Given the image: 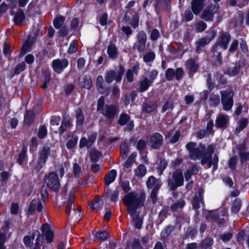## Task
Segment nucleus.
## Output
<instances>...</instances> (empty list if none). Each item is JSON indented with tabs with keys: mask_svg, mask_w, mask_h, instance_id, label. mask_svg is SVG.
<instances>
[{
	"mask_svg": "<svg viewBox=\"0 0 249 249\" xmlns=\"http://www.w3.org/2000/svg\"><path fill=\"white\" fill-rule=\"evenodd\" d=\"M196 146V143L193 142H190L186 144L185 147L188 152L189 158L193 160L201 159L202 165L207 164L209 168L213 166V171L217 170L219 161L218 155L215 153L212 157L215 149V144H209L206 149L205 145L202 143H199Z\"/></svg>",
	"mask_w": 249,
	"mask_h": 249,
	"instance_id": "obj_1",
	"label": "nucleus"
},
{
	"mask_svg": "<svg viewBox=\"0 0 249 249\" xmlns=\"http://www.w3.org/2000/svg\"><path fill=\"white\" fill-rule=\"evenodd\" d=\"M231 40V36L229 32L221 31L219 32L215 44L212 46L211 52L213 53V58L216 60V65H221L222 62V50H226Z\"/></svg>",
	"mask_w": 249,
	"mask_h": 249,
	"instance_id": "obj_2",
	"label": "nucleus"
},
{
	"mask_svg": "<svg viewBox=\"0 0 249 249\" xmlns=\"http://www.w3.org/2000/svg\"><path fill=\"white\" fill-rule=\"evenodd\" d=\"M145 199L146 194L144 192L137 193L131 192L124 196L122 201L128 213L131 214L137 211L138 209L144 206Z\"/></svg>",
	"mask_w": 249,
	"mask_h": 249,
	"instance_id": "obj_3",
	"label": "nucleus"
},
{
	"mask_svg": "<svg viewBox=\"0 0 249 249\" xmlns=\"http://www.w3.org/2000/svg\"><path fill=\"white\" fill-rule=\"evenodd\" d=\"M170 191H176L178 187L184 184V178L181 169H178L173 172L172 178L167 180Z\"/></svg>",
	"mask_w": 249,
	"mask_h": 249,
	"instance_id": "obj_4",
	"label": "nucleus"
},
{
	"mask_svg": "<svg viewBox=\"0 0 249 249\" xmlns=\"http://www.w3.org/2000/svg\"><path fill=\"white\" fill-rule=\"evenodd\" d=\"M146 186L148 189H152L150 196L153 204L157 201V195L162 185L160 179H157L153 176H150L146 182Z\"/></svg>",
	"mask_w": 249,
	"mask_h": 249,
	"instance_id": "obj_5",
	"label": "nucleus"
},
{
	"mask_svg": "<svg viewBox=\"0 0 249 249\" xmlns=\"http://www.w3.org/2000/svg\"><path fill=\"white\" fill-rule=\"evenodd\" d=\"M221 97V104L223 106V109L225 111L230 110L234 103L233 96L234 92L232 89H229L220 91Z\"/></svg>",
	"mask_w": 249,
	"mask_h": 249,
	"instance_id": "obj_6",
	"label": "nucleus"
},
{
	"mask_svg": "<svg viewBox=\"0 0 249 249\" xmlns=\"http://www.w3.org/2000/svg\"><path fill=\"white\" fill-rule=\"evenodd\" d=\"M124 72V68L122 65H119L115 70H110L106 72L105 75V81L107 83L110 84L114 80L116 82L119 83L122 79V77Z\"/></svg>",
	"mask_w": 249,
	"mask_h": 249,
	"instance_id": "obj_7",
	"label": "nucleus"
},
{
	"mask_svg": "<svg viewBox=\"0 0 249 249\" xmlns=\"http://www.w3.org/2000/svg\"><path fill=\"white\" fill-rule=\"evenodd\" d=\"M218 4H213L210 3L202 11L199 17L206 21H213L214 20V15L217 13L219 9Z\"/></svg>",
	"mask_w": 249,
	"mask_h": 249,
	"instance_id": "obj_8",
	"label": "nucleus"
},
{
	"mask_svg": "<svg viewBox=\"0 0 249 249\" xmlns=\"http://www.w3.org/2000/svg\"><path fill=\"white\" fill-rule=\"evenodd\" d=\"M146 42L147 35L145 32L143 30L139 31L136 36V41L133 46V50H137L140 53H143L145 50Z\"/></svg>",
	"mask_w": 249,
	"mask_h": 249,
	"instance_id": "obj_9",
	"label": "nucleus"
},
{
	"mask_svg": "<svg viewBox=\"0 0 249 249\" xmlns=\"http://www.w3.org/2000/svg\"><path fill=\"white\" fill-rule=\"evenodd\" d=\"M184 65L189 77L192 78L200 68L198 56L189 58L185 62Z\"/></svg>",
	"mask_w": 249,
	"mask_h": 249,
	"instance_id": "obj_10",
	"label": "nucleus"
},
{
	"mask_svg": "<svg viewBox=\"0 0 249 249\" xmlns=\"http://www.w3.org/2000/svg\"><path fill=\"white\" fill-rule=\"evenodd\" d=\"M44 182L47 187L54 191H57L60 187V182L58 175L54 172H51L46 175Z\"/></svg>",
	"mask_w": 249,
	"mask_h": 249,
	"instance_id": "obj_11",
	"label": "nucleus"
},
{
	"mask_svg": "<svg viewBox=\"0 0 249 249\" xmlns=\"http://www.w3.org/2000/svg\"><path fill=\"white\" fill-rule=\"evenodd\" d=\"M164 142L163 136L159 133H154L149 136L148 143L154 149H160Z\"/></svg>",
	"mask_w": 249,
	"mask_h": 249,
	"instance_id": "obj_12",
	"label": "nucleus"
},
{
	"mask_svg": "<svg viewBox=\"0 0 249 249\" xmlns=\"http://www.w3.org/2000/svg\"><path fill=\"white\" fill-rule=\"evenodd\" d=\"M119 108L117 106L114 105H106L104 108H103L101 113L106 118L113 119L119 113Z\"/></svg>",
	"mask_w": 249,
	"mask_h": 249,
	"instance_id": "obj_13",
	"label": "nucleus"
},
{
	"mask_svg": "<svg viewBox=\"0 0 249 249\" xmlns=\"http://www.w3.org/2000/svg\"><path fill=\"white\" fill-rule=\"evenodd\" d=\"M68 65L69 61L66 58L56 59L53 60L52 63L53 71L57 74L61 73L68 67Z\"/></svg>",
	"mask_w": 249,
	"mask_h": 249,
	"instance_id": "obj_14",
	"label": "nucleus"
},
{
	"mask_svg": "<svg viewBox=\"0 0 249 249\" xmlns=\"http://www.w3.org/2000/svg\"><path fill=\"white\" fill-rule=\"evenodd\" d=\"M51 154V148L48 145H44L38 152V164L41 168L46 163Z\"/></svg>",
	"mask_w": 249,
	"mask_h": 249,
	"instance_id": "obj_15",
	"label": "nucleus"
},
{
	"mask_svg": "<svg viewBox=\"0 0 249 249\" xmlns=\"http://www.w3.org/2000/svg\"><path fill=\"white\" fill-rule=\"evenodd\" d=\"M116 176V171L113 169L108 172L105 176V183L106 186L104 190V195L105 196H109V194L110 193V189L108 186L115 180Z\"/></svg>",
	"mask_w": 249,
	"mask_h": 249,
	"instance_id": "obj_16",
	"label": "nucleus"
},
{
	"mask_svg": "<svg viewBox=\"0 0 249 249\" xmlns=\"http://www.w3.org/2000/svg\"><path fill=\"white\" fill-rule=\"evenodd\" d=\"M206 0H192L191 2V8L194 15L200 14L203 9Z\"/></svg>",
	"mask_w": 249,
	"mask_h": 249,
	"instance_id": "obj_17",
	"label": "nucleus"
},
{
	"mask_svg": "<svg viewBox=\"0 0 249 249\" xmlns=\"http://www.w3.org/2000/svg\"><path fill=\"white\" fill-rule=\"evenodd\" d=\"M204 189H199L197 193L193 198L192 205L194 209L197 210L200 208V203H203Z\"/></svg>",
	"mask_w": 249,
	"mask_h": 249,
	"instance_id": "obj_18",
	"label": "nucleus"
},
{
	"mask_svg": "<svg viewBox=\"0 0 249 249\" xmlns=\"http://www.w3.org/2000/svg\"><path fill=\"white\" fill-rule=\"evenodd\" d=\"M229 122V117L226 114H219L215 120V125L218 128H225Z\"/></svg>",
	"mask_w": 249,
	"mask_h": 249,
	"instance_id": "obj_19",
	"label": "nucleus"
},
{
	"mask_svg": "<svg viewBox=\"0 0 249 249\" xmlns=\"http://www.w3.org/2000/svg\"><path fill=\"white\" fill-rule=\"evenodd\" d=\"M157 109V102L155 101H146L143 103L142 111L143 113H150Z\"/></svg>",
	"mask_w": 249,
	"mask_h": 249,
	"instance_id": "obj_20",
	"label": "nucleus"
},
{
	"mask_svg": "<svg viewBox=\"0 0 249 249\" xmlns=\"http://www.w3.org/2000/svg\"><path fill=\"white\" fill-rule=\"evenodd\" d=\"M25 19V15L24 11L21 8H18L14 16V21L15 25L18 26H22Z\"/></svg>",
	"mask_w": 249,
	"mask_h": 249,
	"instance_id": "obj_21",
	"label": "nucleus"
},
{
	"mask_svg": "<svg viewBox=\"0 0 249 249\" xmlns=\"http://www.w3.org/2000/svg\"><path fill=\"white\" fill-rule=\"evenodd\" d=\"M247 149L245 144H241L237 147L238 154L242 163L249 160V152L246 151Z\"/></svg>",
	"mask_w": 249,
	"mask_h": 249,
	"instance_id": "obj_22",
	"label": "nucleus"
},
{
	"mask_svg": "<svg viewBox=\"0 0 249 249\" xmlns=\"http://www.w3.org/2000/svg\"><path fill=\"white\" fill-rule=\"evenodd\" d=\"M170 3H169L166 0H157L155 4V7L157 10V13L163 11H167L170 6Z\"/></svg>",
	"mask_w": 249,
	"mask_h": 249,
	"instance_id": "obj_23",
	"label": "nucleus"
},
{
	"mask_svg": "<svg viewBox=\"0 0 249 249\" xmlns=\"http://www.w3.org/2000/svg\"><path fill=\"white\" fill-rule=\"evenodd\" d=\"M139 92L142 93L146 91L153 84L147 77H144L138 82Z\"/></svg>",
	"mask_w": 249,
	"mask_h": 249,
	"instance_id": "obj_24",
	"label": "nucleus"
},
{
	"mask_svg": "<svg viewBox=\"0 0 249 249\" xmlns=\"http://www.w3.org/2000/svg\"><path fill=\"white\" fill-rule=\"evenodd\" d=\"M72 126V120L70 118H64L61 122V124L59 128V133L62 135L68 129Z\"/></svg>",
	"mask_w": 249,
	"mask_h": 249,
	"instance_id": "obj_25",
	"label": "nucleus"
},
{
	"mask_svg": "<svg viewBox=\"0 0 249 249\" xmlns=\"http://www.w3.org/2000/svg\"><path fill=\"white\" fill-rule=\"evenodd\" d=\"M42 209L43 206L41 202L37 200L33 199L31 202L28 212L31 214H33L36 210L38 212H40Z\"/></svg>",
	"mask_w": 249,
	"mask_h": 249,
	"instance_id": "obj_26",
	"label": "nucleus"
},
{
	"mask_svg": "<svg viewBox=\"0 0 249 249\" xmlns=\"http://www.w3.org/2000/svg\"><path fill=\"white\" fill-rule=\"evenodd\" d=\"M107 53L109 57L112 59H116L118 56L119 52L118 49L113 43H109L107 47Z\"/></svg>",
	"mask_w": 249,
	"mask_h": 249,
	"instance_id": "obj_27",
	"label": "nucleus"
},
{
	"mask_svg": "<svg viewBox=\"0 0 249 249\" xmlns=\"http://www.w3.org/2000/svg\"><path fill=\"white\" fill-rule=\"evenodd\" d=\"M198 171L199 167L196 164H192L191 166H189L184 174L185 180L188 181L192 176L197 174Z\"/></svg>",
	"mask_w": 249,
	"mask_h": 249,
	"instance_id": "obj_28",
	"label": "nucleus"
},
{
	"mask_svg": "<svg viewBox=\"0 0 249 249\" xmlns=\"http://www.w3.org/2000/svg\"><path fill=\"white\" fill-rule=\"evenodd\" d=\"M212 40L210 37L205 36L199 39L196 43V51L199 53L202 48L204 47L206 45L208 44Z\"/></svg>",
	"mask_w": 249,
	"mask_h": 249,
	"instance_id": "obj_29",
	"label": "nucleus"
},
{
	"mask_svg": "<svg viewBox=\"0 0 249 249\" xmlns=\"http://www.w3.org/2000/svg\"><path fill=\"white\" fill-rule=\"evenodd\" d=\"M35 113L32 110H28L24 115V122L28 126L31 125L34 122L35 119Z\"/></svg>",
	"mask_w": 249,
	"mask_h": 249,
	"instance_id": "obj_30",
	"label": "nucleus"
},
{
	"mask_svg": "<svg viewBox=\"0 0 249 249\" xmlns=\"http://www.w3.org/2000/svg\"><path fill=\"white\" fill-rule=\"evenodd\" d=\"M75 117L77 125L80 126L83 125L84 122L85 117L84 112L81 107H78L75 110Z\"/></svg>",
	"mask_w": 249,
	"mask_h": 249,
	"instance_id": "obj_31",
	"label": "nucleus"
},
{
	"mask_svg": "<svg viewBox=\"0 0 249 249\" xmlns=\"http://www.w3.org/2000/svg\"><path fill=\"white\" fill-rule=\"evenodd\" d=\"M41 228L47 241L48 243H51L53 240V232L48 229V225L47 224H43Z\"/></svg>",
	"mask_w": 249,
	"mask_h": 249,
	"instance_id": "obj_32",
	"label": "nucleus"
},
{
	"mask_svg": "<svg viewBox=\"0 0 249 249\" xmlns=\"http://www.w3.org/2000/svg\"><path fill=\"white\" fill-rule=\"evenodd\" d=\"M129 214L134 223L135 227L138 229H141L142 224V219L139 216V213L137 211H135L133 213Z\"/></svg>",
	"mask_w": 249,
	"mask_h": 249,
	"instance_id": "obj_33",
	"label": "nucleus"
},
{
	"mask_svg": "<svg viewBox=\"0 0 249 249\" xmlns=\"http://www.w3.org/2000/svg\"><path fill=\"white\" fill-rule=\"evenodd\" d=\"M37 234H39V231H35L32 232L31 236L26 235L24 236L23 238V242L26 247L32 249L33 246L32 242L34 240L35 236Z\"/></svg>",
	"mask_w": 249,
	"mask_h": 249,
	"instance_id": "obj_34",
	"label": "nucleus"
},
{
	"mask_svg": "<svg viewBox=\"0 0 249 249\" xmlns=\"http://www.w3.org/2000/svg\"><path fill=\"white\" fill-rule=\"evenodd\" d=\"M75 194L73 192H71L69 194L67 204L66 205L65 213L69 215L72 205L74 204L75 200Z\"/></svg>",
	"mask_w": 249,
	"mask_h": 249,
	"instance_id": "obj_35",
	"label": "nucleus"
},
{
	"mask_svg": "<svg viewBox=\"0 0 249 249\" xmlns=\"http://www.w3.org/2000/svg\"><path fill=\"white\" fill-rule=\"evenodd\" d=\"M242 206V201L239 198H235L232 202L231 206V212L233 213H237L241 209Z\"/></svg>",
	"mask_w": 249,
	"mask_h": 249,
	"instance_id": "obj_36",
	"label": "nucleus"
},
{
	"mask_svg": "<svg viewBox=\"0 0 249 249\" xmlns=\"http://www.w3.org/2000/svg\"><path fill=\"white\" fill-rule=\"evenodd\" d=\"M194 13L192 10H186L184 13L181 14V21L183 22H188L192 20L194 18Z\"/></svg>",
	"mask_w": 249,
	"mask_h": 249,
	"instance_id": "obj_37",
	"label": "nucleus"
},
{
	"mask_svg": "<svg viewBox=\"0 0 249 249\" xmlns=\"http://www.w3.org/2000/svg\"><path fill=\"white\" fill-rule=\"evenodd\" d=\"M66 142L67 148L69 149L73 148L77 143L78 139L77 136L72 135L69 136Z\"/></svg>",
	"mask_w": 249,
	"mask_h": 249,
	"instance_id": "obj_38",
	"label": "nucleus"
},
{
	"mask_svg": "<svg viewBox=\"0 0 249 249\" xmlns=\"http://www.w3.org/2000/svg\"><path fill=\"white\" fill-rule=\"evenodd\" d=\"M213 239L211 237H207L199 243V248L201 249L210 248L213 244Z\"/></svg>",
	"mask_w": 249,
	"mask_h": 249,
	"instance_id": "obj_39",
	"label": "nucleus"
},
{
	"mask_svg": "<svg viewBox=\"0 0 249 249\" xmlns=\"http://www.w3.org/2000/svg\"><path fill=\"white\" fill-rule=\"evenodd\" d=\"M241 66L239 64H236L233 67L229 68L227 70V74L230 76H235L240 72Z\"/></svg>",
	"mask_w": 249,
	"mask_h": 249,
	"instance_id": "obj_40",
	"label": "nucleus"
},
{
	"mask_svg": "<svg viewBox=\"0 0 249 249\" xmlns=\"http://www.w3.org/2000/svg\"><path fill=\"white\" fill-rule=\"evenodd\" d=\"M102 156V154L101 152L98 151L96 149H91L89 153L90 159L92 162L98 161Z\"/></svg>",
	"mask_w": 249,
	"mask_h": 249,
	"instance_id": "obj_41",
	"label": "nucleus"
},
{
	"mask_svg": "<svg viewBox=\"0 0 249 249\" xmlns=\"http://www.w3.org/2000/svg\"><path fill=\"white\" fill-rule=\"evenodd\" d=\"M32 45L30 42V40H27L24 42L21 48L20 52L19 54L18 57L23 56L25 54L30 51Z\"/></svg>",
	"mask_w": 249,
	"mask_h": 249,
	"instance_id": "obj_42",
	"label": "nucleus"
},
{
	"mask_svg": "<svg viewBox=\"0 0 249 249\" xmlns=\"http://www.w3.org/2000/svg\"><path fill=\"white\" fill-rule=\"evenodd\" d=\"M96 87L98 90L101 93H104L105 91V85L104 82V79L102 75H99L96 79Z\"/></svg>",
	"mask_w": 249,
	"mask_h": 249,
	"instance_id": "obj_43",
	"label": "nucleus"
},
{
	"mask_svg": "<svg viewBox=\"0 0 249 249\" xmlns=\"http://www.w3.org/2000/svg\"><path fill=\"white\" fill-rule=\"evenodd\" d=\"M131 117L129 115L126 113H122L120 114L117 123L121 126H123L127 124L130 120Z\"/></svg>",
	"mask_w": 249,
	"mask_h": 249,
	"instance_id": "obj_44",
	"label": "nucleus"
},
{
	"mask_svg": "<svg viewBox=\"0 0 249 249\" xmlns=\"http://www.w3.org/2000/svg\"><path fill=\"white\" fill-rule=\"evenodd\" d=\"M248 124V120L246 118H243L238 122V126L235 129V133L238 134L244 128H245Z\"/></svg>",
	"mask_w": 249,
	"mask_h": 249,
	"instance_id": "obj_45",
	"label": "nucleus"
},
{
	"mask_svg": "<svg viewBox=\"0 0 249 249\" xmlns=\"http://www.w3.org/2000/svg\"><path fill=\"white\" fill-rule=\"evenodd\" d=\"M146 173V168L143 164H140L135 170V175L138 178L143 177Z\"/></svg>",
	"mask_w": 249,
	"mask_h": 249,
	"instance_id": "obj_46",
	"label": "nucleus"
},
{
	"mask_svg": "<svg viewBox=\"0 0 249 249\" xmlns=\"http://www.w3.org/2000/svg\"><path fill=\"white\" fill-rule=\"evenodd\" d=\"M185 205V201L183 199H181L172 204L170 207V209L173 212H175L182 209Z\"/></svg>",
	"mask_w": 249,
	"mask_h": 249,
	"instance_id": "obj_47",
	"label": "nucleus"
},
{
	"mask_svg": "<svg viewBox=\"0 0 249 249\" xmlns=\"http://www.w3.org/2000/svg\"><path fill=\"white\" fill-rule=\"evenodd\" d=\"M169 212V207H166L162 209L159 213L158 215V221L159 224L161 223L163 220L167 217Z\"/></svg>",
	"mask_w": 249,
	"mask_h": 249,
	"instance_id": "obj_48",
	"label": "nucleus"
},
{
	"mask_svg": "<svg viewBox=\"0 0 249 249\" xmlns=\"http://www.w3.org/2000/svg\"><path fill=\"white\" fill-rule=\"evenodd\" d=\"M120 153L122 158H125L129 152L128 144L126 142H123L120 144Z\"/></svg>",
	"mask_w": 249,
	"mask_h": 249,
	"instance_id": "obj_49",
	"label": "nucleus"
},
{
	"mask_svg": "<svg viewBox=\"0 0 249 249\" xmlns=\"http://www.w3.org/2000/svg\"><path fill=\"white\" fill-rule=\"evenodd\" d=\"M207 24L203 20H199L195 24V30L197 33L203 32L207 28Z\"/></svg>",
	"mask_w": 249,
	"mask_h": 249,
	"instance_id": "obj_50",
	"label": "nucleus"
},
{
	"mask_svg": "<svg viewBox=\"0 0 249 249\" xmlns=\"http://www.w3.org/2000/svg\"><path fill=\"white\" fill-rule=\"evenodd\" d=\"M27 148L25 145H23L21 152L19 154L18 158L17 159V162L20 165H22L23 163L24 160L26 158V153Z\"/></svg>",
	"mask_w": 249,
	"mask_h": 249,
	"instance_id": "obj_51",
	"label": "nucleus"
},
{
	"mask_svg": "<svg viewBox=\"0 0 249 249\" xmlns=\"http://www.w3.org/2000/svg\"><path fill=\"white\" fill-rule=\"evenodd\" d=\"M48 131L45 125H41L38 128L37 136L40 139H44L47 135Z\"/></svg>",
	"mask_w": 249,
	"mask_h": 249,
	"instance_id": "obj_52",
	"label": "nucleus"
},
{
	"mask_svg": "<svg viewBox=\"0 0 249 249\" xmlns=\"http://www.w3.org/2000/svg\"><path fill=\"white\" fill-rule=\"evenodd\" d=\"M66 18L63 16L57 17L53 21L54 27L56 29L60 28L65 21Z\"/></svg>",
	"mask_w": 249,
	"mask_h": 249,
	"instance_id": "obj_53",
	"label": "nucleus"
},
{
	"mask_svg": "<svg viewBox=\"0 0 249 249\" xmlns=\"http://www.w3.org/2000/svg\"><path fill=\"white\" fill-rule=\"evenodd\" d=\"M206 218L207 220H212L216 221L219 219V215L216 211H210L207 214Z\"/></svg>",
	"mask_w": 249,
	"mask_h": 249,
	"instance_id": "obj_54",
	"label": "nucleus"
},
{
	"mask_svg": "<svg viewBox=\"0 0 249 249\" xmlns=\"http://www.w3.org/2000/svg\"><path fill=\"white\" fill-rule=\"evenodd\" d=\"M12 50L13 47L11 45L8 43L5 42L3 45V53L4 55L8 59L10 58Z\"/></svg>",
	"mask_w": 249,
	"mask_h": 249,
	"instance_id": "obj_55",
	"label": "nucleus"
},
{
	"mask_svg": "<svg viewBox=\"0 0 249 249\" xmlns=\"http://www.w3.org/2000/svg\"><path fill=\"white\" fill-rule=\"evenodd\" d=\"M156 54L153 51L149 52L146 53L143 56V60L146 63L152 62L155 59Z\"/></svg>",
	"mask_w": 249,
	"mask_h": 249,
	"instance_id": "obj_56",
	"label": "nucleus"
},
{
	"mask_svg": "<svg viewBox=\"0 0 249 249\" xmlns=\"http://www.w3.org/2000/svg\"><path fill=\"white\" fill-rule=\"evenodd\" d=\"M239 41L237 39H233L231 43L230 47L228 50L229 53L233 54L234 53L238 48Z\"/></svg>",
	"mask_w": 249,
	"mask_h": 249,
	"instance_id": "obj_57",
	"label": "nucleus"
},
{
	"mask_svg": "<svg viewBox=\"0 0 249 249\" xmlns=\"http://www.w3.org/2000/svg\"><path fill=\"white\" fill-rule=\"evenodd\" d=\"M210 102L211 105L213 107H216L220 104V96L218 95L212 94L210 97Z\"/></svg>",
	"mask_w": 249,
	"mask_h": 249,
	"instance_id": "obj_58",
	"label": "nucleus"
},
{
	"mask_svg": "<svg viewBox=\"0 0 249 249\" xmlns=\"http://www.w3.org/2000/svg\"><path fill=\"white\" fill-rule=\"evenodd\" d=\"M119 195V191L118 190H115L113 191H111L110 190V193L109 194V196H105L104 194V196H105L107 198H110V200L111 202H116L118 199V196Z\"/></svg>",
	"mask_w": 249,
	"mask_h": 249,
	"instance_id": "obj_59",
	"label": "nucleus"
},
{
	"mask_svg": "<svg viewBox=\"0 0 249 249\" xmlns=\"http://www.w3.org/2000/svg\"><path fill=\"white\" fill-rule=\"evenodd\" d=\"M108 236V233L105 231H98L95 234L96 238L100 241L106 240L107 239Z\"/></svg>",
	"mask_w": 249,
	"mask_h": 249,
	"instance_id": "obj_60",
	"label": "nucleus"
},
{
	"mask_svg": "<svg viewBox=\"0 0 249 249\" xmlns=\"http://www.w3.org/2000/svg\"><path fill=\"white\" fill-rule=\"evenodd\" d=\"M184 71L182 68H178L175 70V78L178 81H180L184 75Z\"/></svg>",
	"mask_w": 249,
	"mask_h": 249,
	"instance_id": "obj_61",
	"label": "nucleus"
},
{
	"mask_svg": "<svg viewBox=\"0 0 249 249\" xmlns=\"http://www.w3.org/2000/svg\"><path fill=\"white\" fill-rule=\"evenodd\" d=\"M168 165V162L164 159H160L158 168V171L159 174L161 175L164 170L166 168Z\"/></svg>",
	"mask_w": 249,
	"mask_h": 249,
	"instance_id": "obj_62",
	"label": "nucleus"
},
{
	"mask_svg": "<svg viewBox=\"0 0 249 249\" xmlns=\"http://www.w3.org/2000/svg\"><path fill=\"white\" fill-rule=\"evenodd\" d=\"M92 82L90 77L85 76L83 79L82 87L87 89H90L91 88Z\"/></svg>",
	"mask_w": 249,
	"mask_h": 249,
	"instance_id": "obj_63",
	"label": "nucleus"
},
{
	"mask_svg": "<svg viewBox=\"0 0 249 249\" xmlns=\"http://www.w3.org/2000/svg\"><path fill=\"white\" fill-rule=\"evenodd\" d=\"M26 67V64L24 62L18 64L14 69V74H19L25 69Z\"/></svg>",
	"mask_w": 249,
	"mask_h": 249,
	"instance_id": "obj_64",
	"label": "nucleus"
}]
</instances>
